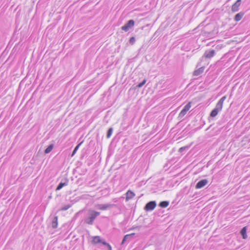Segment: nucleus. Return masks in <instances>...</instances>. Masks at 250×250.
<instances>
[{
  "label": "nucleus",
  "mask_w": 250,
  "mask_h": 250,
  "mask_svg": "<svg viewBox=\"0 0 250 250\" xmlns=\"http://www.w3.org/2000/svg\"><path fill=\"white\" fill-rule=\"evenodd\" d=\"M226 99V96H224L222 97L217 103L215 107L212 110L210 114V116L211 117H215L220 112L223 107V104L224 101Z\"/></svg>",
  "instance_id": "nucleus-1"
},
{
  "label": "nucleus",
  "mask_w": 250,
  "mask_h": 250,
  "mask_svg": "<svg viewBox=\"0 0 250 250\" xmlns=\"http://www.w3.org/2000/svg\"><path fill=\"white\" fill-rule=\"evenodd\" d=\"M100 214V213L94 210L90 211V216L87 218L86 223L89 225L93 224L94 220Z\"/></svg>",
  "instance_id": "nucleus-2"
},
{
  "label": "nucleus",
  "mask_w": 250,
  "mask_h": 250,
  "mask_svg": "<svg viewBox=\"0 0 250 250\" xmlns=\"http://www.w3.org/2000/svg\"><path fill=\"white\" fill-rule=\"evenodd\" d=\"M134 25V21L133 20H130L122 27V29L125 32L128 31Z\"/></svg>",
  "instance_id": "nucleus-3"
},
{
  "label": "nucleus",
  "mask_w": 250,
  "mask_h": 250,
  "mask_svg": "<svg viewBox=\"0 0 250 250\" xmlns=\"http://www.w3.org/2000/svg\"><path fill=\"white\" fill-rule=\"evenodd\" d=\"M156 203L155 201H150L147 203L145 207L146 210H152L156 207Z\"/></svg>",
  "instance_id": "nucleus-4"
},
{
  "label": "nucleus",
  "mask_w": 250,
  "mask_h": 250,
  "mask_svg": "<svg viewBox=\"0 0 250 250\" xmlns=\"http://www.w3.org/2000/svg\"><path fill=\"white\" fill-rule=\"evenodd\" d=\"M208 183L207 179H203L199 181L196 185L195 188L196 189L201 188L205 187Z\"/></svg>",
  "instance_id": "nucleus-5"
},
{
  "label": "nucleus",
  "mask_w": 250,
  "mask_h": 250,
  "mask_svg": "<svg viewBox=\"0 0 250 250\" xmlns=\"http://www.w3.org/2000/svg\"><path fill=\"white\" fill-rule=\"evenodd\" d=\"M92 243L94 245L97 244L102 243L104 245H106V243L103 242V240L100 238L99 236H94L92 238Z\"/></svg>",
  "instance_id": "nucleus-6"
},
{
  "label": "nucleus",
  "mask_w": 250,
  "mask_h": 250,
  "mask_svg": "<svg viewBox=\"0 0 250 250\" xmlns=\"http://www.w3.org/2000/svg\"><path fill=\"white\" fill-rule=\"evenodd\" d=\"M241 0H237L231 7V11L233 12H237L239 10V7L241 4Z\"/></svg>",
  "instance_id": "nucleus-7"
},
{
  "label": "nucleus",
  "mask_w": 250,
  "mask_h": 250,
  "mask_svg": "<svg viewBox=\"0 0 250 250\" xmlns=\"http://www.w3.org/2000/svg\"><path fill=\"white\" fill-rule=\"evenodd\" d=\"M215 55V51L214 50H211L206 51L204 55V56L206 58H211L213 57Z\"/></svg>",
  "instance_id": "nucleus-8"
},
{
  "label": "nucleus",
  "mask_w": 250,
  "mask_h": 250,
  "mask_svg": "<svg viewBox=\"0 0 250 250\" xmlns=\"http://www.w3.org/2000/svg\"><path fill=\"white\" fill-rule=\"evenodd\" d=\"M126 198L125 200L128 201L131 199H132L135 195V193L130 190H129L126 193Z\"/></svg>",
  "instance_id": "nucleus-9"
},
{
  "label": "nucleus",
  "mask_w": 250,
  "mask_h": 250,
  "mask_svg": "<svg viewBox=\"0 0 250 250\" xmlns=\"http://www.w3.org/2000/svg\"><path fill=\"white\" fill-rule=\"evenodd\" d=\"M244 15V13L241 12L237 14L234 17V20L236 21H240L242 18H243V16Z\"/></svg>",
  "instance_id": "nucleus-10"
},
{
  "label": "nucleus",
  "mask_w": 250,
  "mask_h": 250,
  "mask_svg": "<svg viewBox=\"0 0 250 250\" xmlns=\"http://www.w3.org/2000/svg\"><path fill=\"white\" fill-rule=\"evenodd\" d=\"M204 70V67H201L198 69L197 70H196L193 72V75L194 76H198L202 74Z\"/></svg>",
  "instance_id": "nucleus-11"
},
{
  "label": "nucleus",
  "mask_w": 250,
  "mask_h": 250,
  "mask_svg": "<svg viewBox=\"0 0 250 250\" xmlns=\"http://www.w3.org/2000/svg\"><path fill=\"white\" fill-rule=\"evenodd\" d=\"M241 234L242 235L243 239H245L247 238V229L246 227L243 228V229H241Z\"/></svg>",
  "instance_id": "nucleus-12"
},
{
  "label": "nucleus",
  "mask_w": 250,
  "mask_h": 250,
  "mask_svg": "<svg viewBox=\"0 0 250 250\" xmlns=\"http://www.w3.org/2000/svg\"><path fill=\"white\" fill-rule=\"evenodd\" d=\"M54 147V145L53 144L50 145L44 150V153L45 154L49 153L50 152L52 151Z\"/></svg>",
  "instance_id": "nucleus-13"
},
{
  "label": "nucleus",
  "mask_w": 250,
  "mask_h": 250,
  "mask_svg": "<svg viewBox=\"0 0 250 250\" xmlns=\"http://www.w3.org/2000/svg\"><path fill=\"white\" fill-rule=\"evenodd\" d=\"M169 205V202L168 201H162L159 204L160 207L162 208H166Z\"/></svg>",
  "instance_id": "nucleus-14"
},
{
  "label": "nucleus",
  "mask_w": 250,
  "mask_h": 250,
  "mask_svg": "<svg viewBox=\"0 0 250 250\" xmlns=\"http://www.w3.org/2000/svg\"><path fill=\"white\" fill-rule=\"evenodd\" d=\"M67 184L66 183H61L59 184V185L58 186V187L56 188V190H60L63 187L66 186Z\"/></svg>",
  "instance_id": "nucleus-15"
},
{
  "label": "nucleus",
  "mask_w": 250,
  "mask_h": 250,
  "mask_svg": "<svg viewBox=\"0 0 250 250\" xmlns=\"http://www.w3.org/2000/svg\"><path fill=\"white\" fill-rule=\"evenodd\" d=\"M191 107V103L188 102L184 107L183 109L187 112Z\"/></svg>",
  "instance_id": "nucleus-16"
},
{
  "label": "nucleus",
  "mask_w": 250,
  "mask_h": 250,
  "mask_svg": "<svg viewBox=\"0 0 250 250\" xmlns=\"http://www.w3.org/2000/svg\"><path fill=\"white\" fill-rule=\"evenodd\" d=\"M83 143V142H81L80 143H79L76 147L75 148H74L73 152H72V156H73L74 155V154L76 153V151H77V150L78 149L79 147H80V146L81 145V144Z\"/></svg>",
  "instance_id": "nucleus-17"
},
{
  "label": "nucleus",
  "mask_w": 250,
  "mask_h": 250,
  "mask_svg": "<svg viewBox=\"0 0 250 250\" xmlns=\"http://www.w3.org/2000/svg\"><path fill=\"white\" fill-rule=\"evenodd\" d=\"M58 225V217L56 216L54 218V221L52 223V226L53 228H56Z\"/></svg>",
  "instance_id": "nucleus-18"
},
{
  "label": "nucleus",
  "mask_w": 250,
  "mask_h": 250,
  "mask_svg": "<svg viewBox=\"0 0 250 250\" xmlns=\"http://www.w3.org/2000/svg\"><path fill=\"white\" fill-rule=\"evenodd\" d=\"M187 112L182 109L179 114V117L180 118H183L187 113Z\"/></svg>",
  "instance_id": "nucleus-19"
},
{
  "label": "nucleus",
  "mask_w": 250,
  "mask_h": 250,
  "mask_svg": "<svg viewBox=\"0 0 250 250\" xmlns=\"http://www.w3.org/2000/svg\"><path fill=\"white\" fill-rule=\"evenodd\" d=\"M146 80H144L142 83L137 85V87L139 88L142 87L146 83Z\"/></svg>",
  "instance_id": "nucleus-20"
},
{
  "label": "nucleus",
  "mask_w": 250,
  "mask_h": 250,
  "mask_svg": "<svg viewBox=\"0 0 250 250\" xmlns=\"http://www.w3.org/2000/svg\"><path fill=\"white\" fill-rule=\"evenodd\" d=\"M133 234H134V233H132V234H128V235H126L124 237V239H123V241H122V243H124L126 241V240H127V239L128 237H129L130 236H131L132 235H133Z\"/></svg>",
  "instance_id": "nucleus-21"
},
{
  "label": "nucleus",
  "mask_w": 250,
  "mask_h": 250,
  "mask_svg": "<svg viewBox=\"0 0 250 250\" xmlns=\"http://www.w3.org/2000/svg\"><path fill=\"white\" fill-rule=\"evenodd\" d=\"M140 226H136V227H133L131 229H136L137 230H140Z\"/></svg>",
  "instance_id": "nucleus-22"
},
{
  "label": "nucleus",
  "mask_w": 250,
  "mask_h": 250,
  "mask_svg": "<svg viewBox=\"0 0 250 250\" xmlns=\"http://www.w3.org/2000/svg\"><path fill=\"white\" fill-rule=\"evenodd\" d=\"M69 208H70V206H67L66 207H65V208H63L62 209L63 210H67Z\"/></svg>",
  "instance_id": "nucleus-23"
},
{
  "label": "nucleus",
  "mask_w": 250,
  "mask_h": 250,
  "mask_svg": "<svg viewBox=\"0 0 250 250\" xmlns=\"http://www.w3.org/2000/svg\"><path fill=\"white\" fill-rule=\"evenodd\" d=\"M130 42H134L135 41L134 38V37L131 38L130 39Z\"/></svg>",
  "instance_id": "nucleus-24"
},
{
  "label": "nucleus",
  "mask_w": 250,
  "mask_h": 250,
  "mask_svg": "<svg viewBox=\"0 0 250 250\" xmlns=\"http://www.w3.org/2000/svg\"><path fill=\"white\" fill-rule=\"evenodd\" d=\"M107 137L108 138L109 137V129L107 130Z\"/></svg>",
  "instance_id": "nucleus-25"
},
{
  "label": "nucleus",
  "mask_w": 250,
  "mask_h": 250,
  "mask_svg": "<svg viewBox=\"0 0 250 250\" xmlns=\"http://www.w3.org/2000/svg\"><path fill=\"white\" fill-rule=\"evenodd\" d=\"M110 135H111V133H112V129L111 128H110Z\"/></svg>",
  "instance_id": "nucleus-26"
},
{
  "label": "nucleus",
  "mask_w": 250,
  "mask_h": 250,
  "mask_svg": "<svg viewBox=\"0 0 250 250\" xmlns=\"http://www.w3.org/2000/svg\"><path fill=\"white\" fill-rule=\"evenodd\" d=\"M182 149H183V148H182V147L180 148V150H182Z\"/></svg>",
  "instance_id": "nucleus-27"
}]
</instances>
